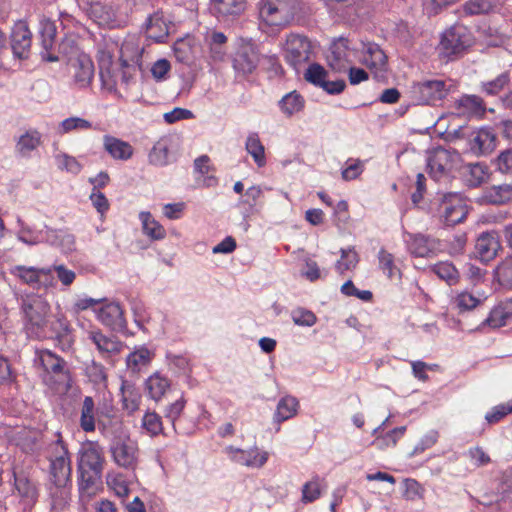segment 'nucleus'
<instances>
[{
	"mask_svg": "<svg viewBox=\"0 0 512 512\" xmlns=\"http://www.w3.org/2000/svg\"><path fill=\"white\" fill-rule=\"evenodd\" d=\"M109 450L118 466L134 470L137 464V445L127 435L115 436Z\"/></svg>",
	"mask_w": 512,
	"mask_h": 512,
	"instance_id": "nucleus-13",
	"label": "nucleus"
},
{
	"mask_svg": "<svg viewBox=\"0 0 512 512\" xmlns=\"http://www.w3.org/2000/svg\"><path fill=\"white\" fill-rule=\"evenodd\" d=\"M432 271L450 286L459 282V272L451 262L436 263L432 267Z\"/></svg>",
	"mask_w": 512,
	"mask_h": 512,
	"instance_id": "nucleus-47",
	"label": "nucleus"
},
{
	"mask_svg": "<svg viewBox=\"0 0 512 512\" xmlns=\"http://www.w3.org/2000/svg\"><path fill=\"white\" fill-rule=\"evenodd\" d=\"M15 275L18 276L24 283L39 289L42 285H46L51 276V269L35 268L26 266H16Z\"/></svg>",
	"mask_w": 512,
	"mask_h": 512,
	"instance_id": "nucleus-26",
	"label": "nucleus"
},
{
	"mask_svg": "<svg viewBox=\"0 0 512 512\" xmlns=\"http://www.w3.org/2000/svg\"><path fill=\"white\" fill-rule=\"evenodd\" d=\"M139 219L142 223L143 232L152 240H162L166 236L164 227L156 221L152 214L147 211H142L139 214Z\"/></svg>",
	"mask_w": 512,
	"mask_h": 512,
	"instance_id": "nucleus-39",
	"label": "nucleus"
},
{
	"mask_svg": "<svg viewBox=\"0 0 512 512\" xmlns=\"http://www.w3.org/2000/svg\"><path fill=\"white\" fill-rule=\"evenodd\" d=\"M107 484L119 498L123 499L129 495L130 489H129L123 475H121V474H118L115 476L108 475L107 476Z\"/></svg>",
	"mask_w": 512,
	"mask_h": 512,
	"instance_id": "nucleus-63",
	"label": "nucleus"
},
{
	"mask_svg": "<svg viewBox=\"0 0 512 512\" xmlns=\"http://www.w3.org/2000/svg\"><path fill=\"white\" fill-rule=\"evenodd\" d=\"M227 453L231 459L238 464L245 465L248 467H262L268 460L267 452H259L257 447L249 450H243L241 448H235L233 446L226 447Z\"/></svg>",
	"mask_w": 512,
	"mask_h": 512,
	"instance_id": "nucleus-22",
	"label": "nucleus"
},
{
	"mask_svg": "<svg viewBox=\"0 0 512 512\" xmlns=\"http://www.w3.org/2000/svg\"><path fill=\"white\" fill-rule=\"evenodd\" d=\"M311 42L300 34L291 33L287 36L284 47V59L297 73L310 60Z\"/></svg>",
	"mask_w": 512,
	"mask_h": 512,
	"instance_id": "nucleus-9",
	"label": "nucleus"
},
{
	"mask_svg": "<svg viewBox=\"0 0 512 512\" xmlns=\"http://www.w3.org/2000/svg\"><path fill=\"white\" fill-rule=\"evenodd\" d=\"M104 150L115 160L127 161L134 153L132 145L111 135L103 137Z\"/></svg>",
	"mask_w": 512,
	"mask_h": 512,
	"instance_id": "nucleus-27",
	"label": "nucleus"
},
{
	"mask_svg": "<svg viewBox=\"0 0 512 512\" xmlns=\"http://www.w3.org/2000/svg\"><path fill=\"white\" fill-rule=\"evenodd\" d=\"M111 411H112V409L106 410V411L101 410V411H97V413H95L94 399L91 396H86L83 400V404H82V408H81V415H80V422H79L81 429L84 432H94L96 429V415H97L98 416V418H97L98 429L101 433H105L106 423L102 419V417L110 418Z\"/></svg>",
	"mask_w": 512,
	"mask_h": 512,
	"instance_id": "nucleus-14",
	"label": "nucleus"
},
{
	"mask_svg": "<svg viewBox=\"0 0 512 512\" xmlns=\"http://www.w3.org/2000/svg\"><path fill=\"white\" fill-rule=\"evenodd\" d=\"M455 302L461 311H468L477 307L481 302V298L468 291H463L457 295Z\"/></svg>",
	"mask_w": 512,
	"mask_h": 512,
	"instance_id": "nucleus-64",
	"label": "nucleus"
},
{
	"mask_svg": "<svg viewBox=\"0 0 512 512\" xmlns=\"http://www.w3.org/2000/svg\"><path fill=\"white\" fill-rule=\"evenodd\" d=\"M136 71L133 65L127 66L123 63H115L111 55L103 56L99 61V75L102 87L118 99L123 96L119 92L118 84L124 85L126 88L133 82Z\"/></svg>",
	"mask_w": 512,
	"mask_h": 512,
	"instance_id": "nucleus-3",
	"label": "nucleus"
},
{
	"mask_svg": "<svg viewBox=\"0 0 512 512\" xmlns=\"http://www.w3.org/2000/svg\"><path fill=\"white\" fill-rule=\"evenodd\" d=\"M73 483H45L51 510L62 511L71 501Z\"/></svg>",
	"mask_w": 512,
	"mask_h": 512,
	"instance_id": "nucleus-20",
	"label": "nucleus"
},
{
	"mask_svg": "<svg viewBox=\"0 0 512 512\" xmlns=\"http://www.w3.org/2000/svg\"><path fill=\"white\" fill-rule=\"evenodd\" d=\"M32 33L26 21H17L11 31L10 47L14 57L27 59L30 55Z\"/></svg>",
	"mask_w": 512,
	"mask_h": 512,
	"instance_id": "nucleus-15",
	"label": "nucleus"
},
{
	"mask_svg": "<svg viewBox=\"0 0 512 512\" xmlns=\"http://www.w3.org/2000/svg\"><path fill=\"white\" fill-rule=\"evenodd\" d=\"M58 438L54 442L57 455L50 459L47 479L45 483H72V467L68 447L57 432Z\"/></svg>",
	"mask_w": 512,
	"mask_h": 512,
	"instance_id": "nucleus-7",
	"label": "nucleus"
},
{
	"mask_svg": "<svg viewBox=\"0 0 512 512\" xmlns=\"http://www.w3.org/2000/svg\"><path fill=\"white\" fill-rule=\"evenodd\" d=\"M496 133L491 127L471 131L468 138L470 151L477 155H487L496 148Z\"/></svg>",
	"mask_w": 512,
	"mask_h": 512,
	"instance_id": "nucleus-17",
	"label": "nucleus"
},
{
	"mask_svg": "<svg viewBox=\"0 0 512 512\" xmlns=\"http://www.w3.org/2000/svg\"><path fill=\"white\" fill-rule=\"evenodd\" d=\"M86 375L88 376L89 380L95 384H103L107 381V373L105 370V367L94 360L86 366Z\"/></svg>",
	"mask_w": 512,
	"mask_h": 512,
	"instance_id": "nucleus-58",
	"label": "nucleus"
},
{
	"mask_svg": "<svg viewBox=\"0 0 512 512\" xmlns=\"http://www.w3.org/2000/svg\"><path fill=\"white\" fill-rule=\"evenodd\" d=\"M18 224L20 228L17 237L21 242L27 245L46 243L47 231L50 229L46 224H43L42 228H38L24 223L21 219H18Z\"/></svg>",
	"mask_w": 512,
	"mask_h": 512,
	"instance_id": "nucleus-28",
	"label": "nucleus"
},
{
	"mask_svg": "<svg viewBox=\"0 0 512 512\" xmlns=\"http://www.w3.org/2000/svg\"><path fill=\"white\" fill-rule=\"evenodd\" d=\"M510 82V74L503 72L498 75L495 79L482 82L481 90L488 96L498 95Z\"/></svg>",
	"mask_w": 512,
	"mask_h": 512,
	"instance_id": "nucleus-51",
	"label": "nucleus"
},
{
	"mask_svg": "<svg viewBox=\"0 0 512 512\" xmlns=\"http://www.w3.org/2000/svg\"><path fill=\"white\" fill-rule=\"evenodd\" d=\"M56 24L50 19H42L39 23V37L41 43L40 56L43 61L57 62L59 57L54 53L56 41Z\"/></svg>",
	"mask_w": 512,
	"mask_h": 512,
	"instance_id": "nucleus-16",
	"label": "nucleus"
},
{
	"mask_svg": "<svg viewBox=\"0 0 512 512\" xmlns=\"http://www.w3.org/2000/svg\"><path fill=\"white\" fill-rule=\"evenodd\" d=\"M454 87L451 79H423L413 82L410 87V98L415 105H436L444 100Z\"/></svg>",
	"mask_w": 512,
	"mask_h": 512,
	"instance_id": "nucleus-4",
	"label": "nucleus"
},
{
	"mask_svg": "<svg viewBox=\"0 0 512 512\" xmlns=\"http://www.w3.org/2000/svg\"><path fill=\"white\" fill-rule=\"evenodd\" d=\"M21 309L26 320H44L48 316L50 306L41 296L31 295L22 300Z\"/></svg>",
	"mask_w": 512,
	"mask_h": 512,
	"instance_id": "nucleus-25",
	"label": "nucleus"
},
{
	"mask_svg": "<svg viewBox=\"0 0 512 512\" xmlns=\"http://www.w3.org/2000/svg\"><path fill=\"white\" fill-rule=\"evenodd\" d=\"M11 494L18 499L24 510H31L40 497V482L34 467L25 463H13L7 470Z\"/></svg>",
	"mask_w": 512,
	"mask_h": 512,
	"instance_id": "nucleus-1",
	"label": "nucleus"
},
{
	"mask_svg": "<svg viewBox=\"0 0 512 512\" xmlns=\"http://www.w3.org/2000/svg\"><path fill=\"white\" fill-rule=\"evenodd\" d=\"M260 18L270 26H283L293 19L297 10V0H260Z\"/></svg>",
	"mask_w": 512,
	"mask_h": 512,
	"instance_id": "nucleus-5",
	"label": "nucleus"
},
{
	"mask_svg": "<svg viewBox=\"0 0 512 512\" xmlns=\"http://www.w3.org/2000/svg\"><path fill=\"white\" fill-rule=\"evenodd\" d=\"M245 149L247 153L252 156L254 162L259 168L266 165L265 148L256 132L248 134L245 142Z\"/></svg>",
	"mask_w": 512,
	"mask_h": 512,
	"instance_id": "nucleus-42",
	"label": "nucleus"
},
{
	"mask_svg": "<svg viewBox=\"0 0 512 512\" xmlns=\"http://www.w3.org/2000/svg\"><path fill=\"white\" fill-rule=\"evenodd\" d=\"M341 259L336 262L335 268L340 273L343 274L345 271H348L352 268H355L359 262V256L353 247L347 249H341Z\"/></svg>",
	"mask_w": 512,
	"mask_h": 512,
	"instance_id": "nucleus-53",
	"label": "nucleus"
},
{
	"mask_svg": "<svg viewBox=\"0 0 512 512\" xmlns=\"http://www.w3.org/2000/svg\"><path fill=\"white\" fill-rule=\"evenodd\" d=\"M144 26L147 32H151L149 37L154 39L156 42H164L165 38L168 36V28L161 11H156L149 15Z\"/></svg>",
	"mask_w": 512,
	"mask_h": 512,
	"instance_id": "nucleus-35",
	"label": "nucleus"
},
{
	"mask_svg": "<svg viewBox=\"0 0 512 512\" xmlns=\"http://www.w3.org/2000/svg\"><path fill=\"white\" fill-rule=\"evenodd\" d=\"M327 74L328 72L322 65L318 63H312L306 69V72L304 73V78L307 82L320 88L324 83L325 79L327 78Z\"/></svg>",
	"mask_w": 512,
	"mask_h": 512,
	"instance_id": "nucleus-56",
	"label": "nucleus"
},
{
	"mask_svg": "<svg viewBox=\"0 0 512 512\" xmlns=\"http://www.w3.org/2000/svg\"><path fill=\"white\" fill-rule=\"evenodd\" d=\"M278 107L286 117H292L305 107L304 97L296 90L285 94L278 102Z\"/></svg>",
	"mask_w": 512,
	"mask_h": 512,
	"instance_id": "nucleus-37",
	"label": "nucleus"
},
{
	"mask_svg": "<svg viewBox=\"0 0 512 512\" xmlns=\"http://www.w3.org/2000/svg\"><path fill=\"white\" fill-rule=\"evenodd\" d=\"M487 198L493 204H504L512 201V184H501L492 186Z\"/></svg>",
	"mask_w": 512,
	"mask_h": 512,
	"instance_id": "nucleus-52",
	"label": "nucleus"
},
{
	"mask_svg": "<svg viewBox=\"0 0 512 512\" xmlns=\"http://www.w3.org/2000/svg\"><path fill=\"white\" fill-rule=\"evenodd\" d=\"M55 159L59 169L65 170L74 175L80 173L82 169L81 164L75 157L69 156L65 153L56 155Z\"/></svg>",
	"mask_w": 512,
	"mask_h": 512,
	"instance_id": "nucleus-60",
	"label": "nucleus"
},
{
	"mask_svg": "<svg viewBox=\"0 0 512 512\" xmlns=\"http://www.w3.org/2000/svg\"><path fill=\"white\" fill-rule=\"evenodd\" d=\"M47 233V244L58 248L64 254H69L75 250V237L67 230L50 228Z\"/></svg>",
	"mask_w": 512,
	"mask_h": 512,
	"instance_id": "nucleus-30",
	"label": "nucleus"
},
{
	"mask_svg": "<svg viewBox=\"0 0 512 512\" xmlns=\"http://www.w3.org/2000/svg\"><path fill=\"white\" fill-rule=\"evenodd\" d=\"M437 213L447 226L461 223L468 214V205L460 193H437Z\"/></svg>",
	"mask_w": 512,
	"mask_h": 512,
	"instance_id": "nucleus-6",
	"label": "nucleus"
},
{
	"mask_svg": "<svg viewBox=\"0 0 512 512\" xmlns=\"http://www.w3.org/2000/svg\"><path fill=\"white\" fill-rule=\"evenodd\" d=\"M144 47L141 45L140 40L134 36L126 38L120 47L119 61L123 65H133L134 71H143L142 56Z\"/></svg>",
	"mask_w": 512,
	"mask_h": 512,
	"instance_id": "nucleus-19",
	"label": "nucleus"
},
{
	"mask_svg": "<svg viewBox=\"0 0 512 512\" xmlns=\"http://www.w3.org/2000/svg\"><path fill=\"white\" fill-rule=\"evenodd\" d=\"M458 158L455 151L439 147L435 149L427 159V171L432 179L440 181L450 176L454 161Z\"/></svg>",
	"mask_w": 512,
	"mask_h": 512,
	"instance_id": "nucleus-11",
	"label": "nucleus"
},
{
	"mask_svg": "<svg viewBox=\"0 0 512 512\" xmlns=\"http://www.w3.org/2000/svg\"><path fill=\"white\" fill-rule=\"evenodd\" d=\"M89 338L96 345L100 353L111 356L121 352L123 343L115 336H106L101 331H91Z\"/></svg>",
	"mask_w": 512,
	"mask_h": 512,
	"instance_id": "nucleus-32",
	"label": "nucleus"
},
{
	"mask_svg": "<svg viewBox=\"0 0 512 512\" xmlns=\"http://www.w3.org/2000/svg\"><path fill=\"white\" fill-rule=\"evenodd\" d=\"M509 318H512V298L495 304L485 320H508Z\"/></svg>",
	"mask_w": 512,
	"mask_h": 512,
	"instance_id": "nucleus-55",
	"label": "nucleus"
},
{
	"mask_svg": "<svg viewBox=\"0 0 512 512\" xmlns=\"http://www.w3.org/2000/svg\"><path fill=\"white\" fill-rule=\"evenodd\" d=\"M496 171L502 174H512V148L505 149L493 161Z\"/></svg>",
	"mask_w": 512,
	"mask_h": 512,
	"instance_id": "nucleus-61",
	"label": "nucleus"
},
{
	"mask_svg": "<svg viewBox=\"0 0 512 512\" xmlns=\"http://www.w3.org/2000/svg\"><path fill=\"white\" fill-rule=\"evenodd\" d=\"M141 427L151 437H156L160 434L167 436L163 429V422L161 416L155 411L147 410L142 417Z\"/></svg>",
	"mask_w": 512,
	"mask_h": 512,
	"instance_id": "nucleus-44",
	"label": "nucleus"
},
{
	"mask_svg": "<svg viewBox=\"0 0 512 512\" xmlns=\"http://www.w3.org/2000/svg\"><path fill=\"white\" fill-rule=\"evenodd\" d=\"M321 495V485L319 477L316 476L313 480L306 482L302 487V501L304 503H311L317 500Z\"/></svg>",
	"mask_w": 512,
	"mask_h": 512,
	"instance_id": "nucleus-59",
	"label": "nucleus"
},
{
	"mask_svg": "<svg viewBox=\"0 0 512 512\" xmlns=\"http://www.w3.org/2000/svg\"><path fill=\"white\" fill-rule=\"evenodd\" d=\"M38 328H45L50 325L51 334L47 337L55 339L63 345H70L73 342L71 328L68 322H35Z\"/></svg>",
	"mask_w": 512,
	"mask_h": 512,
	"instance_id": "nucleus-38",
	"label": "nucleus"
},
{
	"mask_svg": "<svg viewBox=\"0 0 512 512\" xmlns=\"http://www.w3.org/2000/svg\"><path fill=\"white\" fill-rule=\"evenodd\" d=\"M104 456L102 448L95 442L81 446L77 458V483L80 494L102 482Z\"/></svg>",
	"mask_w": 512,
	"mask_h": 512,
	"instance_id": "nucleus-2",
	"label": "nucleus"
},
{
	"mask_svg": "<svg viewBox=\"0 0 512 512\" xmlns=\"http://www.w3.org/2000/svg\"><path fill=\"white\" fill-rule=\"evenodd\" d=\"M91 309L98 320H123L124 310L121 304L113 299L84 297L74 304L76 312Z\"/></svg>",
	"mask_w": 512,
	"mask_h": 512,
	"instance_id": "nucleus-8",
	"label": "nucleus"
},
{
	"mask_svg": "<svg viewBox=\"0 0 512 512\" xmlns=\"http://www.w3.org/2000/svg\"><path fill=\"white\" fill-rule=\"evenodd\" d=\"M34 365L41 367L45 373L54 375H65L70 376V372L66 369V361L59 355L53 353L50 350L37 349L35 351Z\"/></svg>",
	"mask_w": 512,
	"mask_h": 512,
	"instance_id": "nucleus-18",
	"label": "nucleus"
},
{
	"mask_svg": "<svg viewBox=\"0 0 512 512\" xmlns=\"http://www.w3.org/2000/svg\"><path fill=\"white\" fill-rule=\"evenodd\" d=\"M172 140L168 136L161 137L156 141L148 153V161L156 167H164L170 163V149Z\"/></svg>",
	"mask_w": 512,
	"mask_h": 512,
	"instance_id": "nucleus-29",
	"label": "nucleus"
},
{
	"mask_svg": "<svg viewBox=\"0 0 512 512\" xmlns=\"http://www.w3.org/2000/svg\"><path fill=\"white\" fill-rule=\"evenodd\" d=\"M42 135L36 129H29L19 136L16 141L15 151L23 158H30L34 150L41 144Z\"/></svg>",
	"mask_w": 512,
	"mask_h": 512,
	"instance_id": "nucleus-31",
	"label": "nucleus"
},
{
	"mask_svg": "<svg viewBox=\"0 0 512 512\" xmlns=\"http://www.w3.org/2000/svg\"><path fill=\"white\" fill-rule=\"evenodd\" d=\"M299 402L298 400L293 396H285L282 397L276 406V410L273 416L274 422L278 425L277 431L280 430L279 425L287 421L291 418H293L298 410Z\"/></svg>",
	"mask_w": 512,
	"mask_h": 512,
	"instance_id": "nucleus-33",
	"label": "nucleus"
},
{
	"mask_svg": "<svg viewBox=\"0 0 512 512\" xmlns=\"http://www.w3.org/2000/svg\"><path fill=\"white\" fill-rule=\"evenodd\" d=\"M87 14L91 19L98 23L108 22L113 17L111 9L100 2L89 3Z\"/></svg>",
	"mask_w": 512,
	"mask_h": 512,
	"instance_id": "nucleus-57",
	"label": "nucleus"
},
{
	"mask_svg": "<svg viewBox=\"0 0 512 512\" xmlns=\"http://www.w3.org/2000/svg\"><path fill=\"white\" fill-rule=\"evenodd\" d=\"M499 243L490 233H482L476 240L475 249L481 259L489 260L496 256Z\"/></svg>",
	"mask_w": 512,
	"mask_h": 512,
	"instance_id": "nucleus-40",
	"label": "nucleus"
},
{
	"mask_svg": "<svg viewBox=\"0 0 512 512\" xmlns=\"http://www.w3.org/2000/svg\"><path fill=\"white\" fill-rule=\"evenodd\" d=\"M497 6L496 0H468L463 5V12L467 16L488 14Z\"/></svg>",
	"mask_w": 512,
	"mask_h": 512,
	"instance_id": "nucleus-46",
	"label": "nucleus"
},
{
	"mask_svg": "<svg viewBox=\"0 0 512 512\" xmlns=\"http://www.w3.org/2000/svg\"><path fill=\"white\" fill-rule=\"evenodd\" d=\"M153 356V352H151L148 348L142 346L139 349H136L135 351L128 354V356L126 357L127 368L131 372L137 373L140 371L142 367L148 366L151 363Z\"/></svg>",
	"mask_w": 512,
	"mask_h": 512,
	"instance_id": "nucleus-41",
	"label": "nucleus"
},
{
	"mask_svg": "<svg viewBox=\"0 0 512 512\" xmlns=\"http://www.w3.org/2000/svg\"><path fill=\"white\" fill-rule=\"evenodd\" d=\"M471 45V35L466 27L454 25L441 36V50L447 57L462 54Z\"/></svg>",
	"mask_w": 512,
	"mask_h": 512,
	"instance_id": "nucleus-12",
	"label": "nucleus"
},
{
	"mask_svg": "<svg viewBox=\"0 0 512 512\" xmlns=\"http://www.w3.org/2000/svg\"><path fill=\"white\" fill-rule=\"evenodd\" d=\"M379 268L390 279L401 278L400 269L395 264V258L392 253L381 248L377 255Z\"/></svg>",
	"mask_w": 512,
	"mask_h": 512,
	"instance_id": "nucleus-45",
	"label": "nucleus"
},
{
	"mask_svg": "<svg viewBox=\"0 0 512 512\" xmlns=\"http://www.w3.org/2000/svg\"><path fill=\"white\" fill-rule=\"evenodd\" d=\"M170 380L160 372L150 375L145 381V391L154 401H159L170 388Z\"/></svg>",
	"mask_w": 512,
	"mask_h": 512,
	"instance_id": "nucleus-34",
	"label": "nucleus"
},
{
	"mask_svg": "<svg viewBox=\"0 0 512 512\" xmlns=\"http://www.w3.org/2000/svg\"><path fill=\"white\" fill-rule=\"evenodd\" d=\"M364 63L371 69L383 72L387 68V56L376 43H368L365 47Z\"/></svg>",
	"mask_w": 512,
	"mask_h": 512,
	"instance_id": "nucleus-36",
	"label": "nucleus"
},
{
	"mask_svg": "<svg viewBox=\"0 0 512 512\" xmlns=\"http://www.w3.org/2000/svg\"><path fill=\"white\" fill-rule=\"evenodd\" d=\"M186 405V400L184 399L183 395L174 401L173 403L169 404L164 411V417L168 419L173 427V430L176 434H184V432L179 431L177 420L181 416L184 408Z\"/></svg>",
	"mask_w": 512,
	"mask_h": 512,
	"instance_id": "nucleus-50",
	"label": "nucleus"
},
{
	"mask_svg": "<svg viewBox=\"0 0 512 512\" xmlns=\"http://www.w3.org/2000/svg\"><path fill=\"white\" fill-rule=\"evenodd\" d=\"M72 67L75 84L80 88L88 87L94 76V64L91 58L87 54L79 53L72 63Z\"/></svg>",
	"mask_w": 512,
	"mask_h": 512,
	"instance_id": "nucleus-23",
	"label": "nucleus"
},
{
	"mask_svg": "<svg viewBox=\"0 0 512 512\" xmlns=\"http://www.w3.org/2000/svg\"><path fill=\"white\" fill-rule=\"evenodd\" d=\"M458 108L473 114L481 115L485 112L483 99L477 95H463L457 100Z\"/></svg>",
	"mask_w": 512,
	"mask_h": 512,
	"instance_id": "nucleus-48",
	"label": "nucleus"
},
{
	"mask_svg": "<svg viewBox=\"0 0 512 512\" xmlns=\"http://www.w3.org/2000/svg\"><path fill=\"white\" fill-rule=\"evenodd\" d=\"M246 9V0H210L211 13L219 21L240 16Z\"/></svg>",
	"mask_w": 512,
	"mask_h": 512,
	"instance_id": "nucleus-21",
	"label": "nucleus"
},
{
	"mask_svg": "<svg viewBox=\"0 0 512 512\" xmlns=\"http://www.w3.org/2000/svg\"><path fill=\"white\" fill-rule=\"evenodd\" d=\"M512 413V404H499L491 408L485 415L488 424L494 425L500 422L508 414Z\"/></svg>",
	"mask_w": 512,
	"mask_h": 512,
	"instance_id": "nucleus-62",
	"label": "nucleus"
},
{
	"mask_svg": "<svg viewBox=\"0 0 512 512\" xmlns=\"http://www.w3.org/2000/svg\"><path fill=\"white\" fill-rule=\"evenodd\" d=\"M405 243L409 253L415 257H429L436 248L434 240L421 233H406Z\"/></svg>",
	"mask_w": 512,
	"mask_h": 512,
	"instance_id": "nucleus-24",
	"label": "nucleus"
},
{
	"mask_svg": "<svg viewBox=\"0 0 512 512\" xmlns=\"http://www.w3.org/2000/svg\"><path fill=\"white\" fill-rule=\"evenodd\" d=\"M494 281L499 287L512 289V256L506 257L495 267L493 271Z\"/></svg>",
	"mask_w": 512,
	"mask_h": 512,
	"instance_id": "nucleus-43",
	"label": "nucleus"
},
{
	"mask_svg": "<svg viewBox=\"0 0 512 512\" xmlns=\"http://www.w3.org/2000/svg\"><path fill=\"white\" fill-rule=\"evenodd\" d=\"M406 426L396 427L390 431H388L385 435L376 437L373 441V445H375L378 449H384L390 446H395L398 440L405 434Z\"/></svg>",
	"mask_w": 512,
	"mask_h": 512,
	"instance_id": "nucleus-54",
	"label": "nucleus"
},
{
	"mask_svg": "<svg viewBox=\"0 0 512 512\" xmlns=\"http://www.w3.org/2000/svg\"><path fill=\"white\" fill-rule=\"evenodd\" d=\"M261 194L262 190L259 186H251L246 190L244 197L239 201V205L246 206L243 211L244 218L249 217L257 211L256 205Z\"/></svg>",
	"mask_w": 512,
	"mask_h": 512,
	"instance_id": "nucleus-49",
	"label": "nucleus"
},
{
	"mask_svg": "<svg viewBox=\"0 0 512 512\" xmlns=\"http://www.w3.org/2000/svg\"><path fill=\"white\" fill-rule=\"evenodd\" d=\"M260 61V51L258 46L251 40L242 41L234 56H233V68L237 77L246 78L252 74Z\"/></svg>",
	"mask_w": 512,
	"mask_h": 512,
	"instance_id": "nucleus-10",
	"label": "nucleus"
}]
</instances>
